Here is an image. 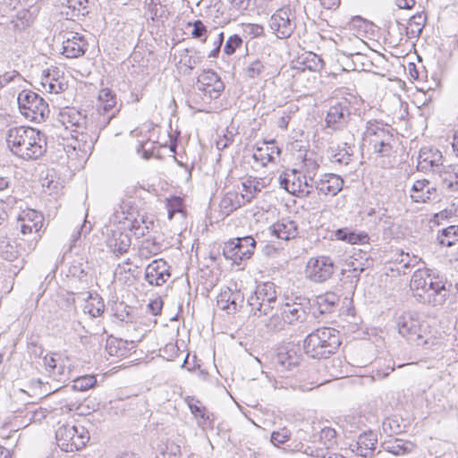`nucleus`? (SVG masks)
Instances as JSON below:
<instances>
[{"label":"nucleus","mask_w":458,"mask_h":458,"mask_svg":"<svg viewBox=\"0 0 458 458\" xmlns=\"http://www.w3.org/2000/svg\"><path fill=\"white\" fill-rule=\"evenodd\" d=\"M57 445L64 452L83 448L89 440V433L81 425L64 424L55 431Z\"/></svg>","instance_id":"423d86ee"},{"label":"nucleus","mask_w":458,"mask_h":458,"mask_svg":"<svg viewBox=\"0 0 458 458\" xmlns=\"http://www.w3.org/2000/svg\"><path fill=\"white\" fill-rule=\"evenodd\" d=\"M87 42L78 32H65L63 35V55L67 58H78L87 50Z\"/></svg>","instance_id":"a211bd4d"},{"label":"nucleus","mask_w":458,"mask_h":458,"mask_svg":"<svg viewBox=\"0 0 458 458\" xmlns=\"http://www.w3.org/2000/svg\"><path fill=\"white\" fill-rule=\"evenodd\" d=\"M244 300V296L241 292L233 291L230 288L222 290L217 296V306L225 310L227 313H234Z\"/></svg>","instance_id":"5701e85b"},{"label":"nucleus","mask_w":458,"mask_h":458,"mask_svg":"<svg viewBox=\"0 0 458 458\" xmlns=\"http://www.w3.org/2000/svg\"><path fill=\"white\" fill-rule=\"evenodd\" d=\"M198 89L210 98H217L225 89L224 82L212 70L203 71L198 78Z\"/></svg>","instance_id":"6ab92c4d"},{"label":"nucleus","mask_w":458,"mask_h":458,"mask_svg":"<svg viewBox=\"0 0 458 458\" xmlns=\"http://www.w3.org/2000/svg\"><path fill=\"white\" fill-rule=\"evenodd\" d=\"M445 157L442 152L433 148H423L418 157L417 169L424 174H437L444 169Z\"/></svg>","instance_id":"dca6fc26"},{"label":"nucleus","mask_w":458,"mask_h":458,"mask_svg":"<svg viewBox=\"0 0 458 458\" xmlns=\"http://www.w3.org/2000/svg\"><path fill=\"white\" fill-rule=\"evenodd\" d=\"M241 194L245 203L250 202L265 187L264 182L256 177H248L242 182Z\"/></svg>","instance_id":"c9c22d12"},{"label":"nucleus","mask_w":458,"mask_h":458,"mask_svg":"<svg viewBox=\"0 0 458 458\" xmlns=\"http://www.w3.org/2000/svg\"><path fill=\"white\" fill-rule=\"evenodd\" d=\"M335 236L338 240L344 241L350 244L365 243L369 240L366 233H355L347 229H338L335 232Z\"/></svg>","instance_id":"c03bdc74"},{"label":"nucleus","mask_w":458,"mask_h":458,"mask_svg":"<svg viewBox=\"0 0 458 458\" xmlns=\"http://www.w3.org/2000/svg\"><path fill=\"white\" fill-rule=\"evenodd\" d=\"M369 26V22L360 16L352 17L346 24V29L354 33V42L359 50L367 47L366 42L360 37L367 32Z\"/></svg>","instance_id":"7c9ffc66"},{"label":"nucleus","mask_w":458,"mask_h":458,"mask_svg":"<svg viewBox=\"0 0 458 458\" xmlns=\"http://www.w3.org/2000/svg\"><path fill=\"white\" fill-rule=\"evenodd\" d=\"M437 240L442 246H453L456 242H458V225H450L442 229L438 233Z\"/></svg>","instance_id":"a18cd8bd"},{"label":"nucleus","mask_w":458,"mask_h":458,"mask_svg":"<svg viewBox=\"0 0 458 458\" xmlns=\"http://www.w3.org/2000/svg\"><path fill=\"white\" fill-rule=\"evenodd\" d=\"M411 258L408 253H403V251L398 254V257L395 259V262L399 265L396 269L399 272H403L405 274L404 269L410 267Z\"/></svg>","instance_id":"338daca9"},{"label":"nucleus","mask_w":458,"mask_h":458,"mask_svg":"<svg viewBox=\"0 0 458 458\" xmlns=\"http://www.w3.org/2000/svg\"><path fill=\"white\" fill-rule=\"evenodd\" d=\"M164 454H168L169 458H178L181 455V447L172 441L165 444Z\"/></svg>","instance_id":"774afa93"},{"label":"nucleus","mask_w":458,"mask_h":458,"mask_svg":"<svg viewBox=\"0 0 458 458\" xmlns=\"http://www.w3.org/2000/svg\"><path fill=\"white\" fill-rule=\"evenodd\" d=\"M344 180L335 174H325L316 182V189L327 196H335L343 189Z\"/></svg>","instance_id":"a878e982"},{"label":"nucleus","mask_w":458,"mask_h":458,"mask_svg":"<svg viewBox=\"0 0 458 458\" xmlns=\"http://www.w3.org/2000/svg\"><path fill=\"white\" fill-rule=\"evenodd\" d=\"M57 123L72 132L75 129H87L86 117L75 108L66 107L61 110L57 116Z\"/></svg>","instance_id":"412c9836"},{"label":"nucleus","mask_w":458,"mask_h":458,"mask_svg":"<svg viewBox=\"0 0 458 458\" xmlns=\"http://www.w3.org/2000/svg\"><path fill=\"white\" fill-rule=\"evenodd\" d=\"M280 153L281 150L275 145V141L264 142L262 146L255 149L253 158L266 165L267 163L274 161Z\"/></svg>","instance_id":"473e14b6"},{"label":"nucleus","mask_w":458,"mask_h":458,"mask_svg":"<svg viewBox=\"0 0 458 458\" xmlns=\"http://www.w3.org/2000/svg\"><path fill=\"white\" fill-rule=\"evenodd\" d=\"M341 344L339 332L332 327L318 328L304 340L303 348L307 355L314 359L327 358Z\"/></svg>","instance_id":"7ed1b4c3"},{"label":"nucleus","mask_w":458,"mask_h":458,"mask_svg":"<svg viewBox=\"0 0 458 458\" xmlns=\"http://www.w3.org/2000/svg\"><path fill=\"white\" fill-rule=\"evenodd\" d=\"M98 100V111L102 112L103 114H107L115 107L116 95L112 89L105 88L100 89Z\"/></svg>","instance_id":"ea45409f"},{"label":"nucleus","mask_w":458,"mask_h":458,"mask_svg":"<svg viewBox=\"0 0 458 458\" xmlns=\"http://www.w3.org/2000/svg\"><path fill=\"white\" fill-rule=\"evenodd\" d=\"M294 12L290 7L278 9L269 20V27L279 38H289L295 30Z\"/></svg>","instance_id":"ddd939ff"},{"label":"nucleus","mask_w":458,"mask_h":458,"mask_svg":"<svg viewBox=\"0 0 458 458\" xmlns=\"http://www.w3.org/2000/svg\"><path fill=\"white\" fill-rule=\"evenodd\" d=\"M44 367L49 377L60 383H65L71 378V360L62 353L47 354L44 357Z\"/></svg>","instance_id":"9d476101"},{"label":"nucleus","mask_w":458,"mask_h":458,"mask_svg":"<svg viewBox=\"0 0 458 458\" xmlns=\"http://www.w3.org/2000/svg\"><path fill=\"white\" fill-rule=\"evenodd\" d=\"M106 243L114 253L123 254L131 246V237L128 233L122 232V228H107Z\"/></svg>","instance_id":"393cba45"},{"label":"nucleus","mask_w":458,"mask_h":458,"mask_svg":"<svg viewBox=\"0 0 458 458\" xmlns=\"http://www.w3.org/2000/svg\"><path fill=\"white\" fill-rule=\"evenodd\" d=\"M87 4L88 0H68V7L77 12V15H84L88 13Z\"/></svg>","instance_id":"e2e57ef3"},{"label":"nucleus","mask_w":458,"mask_h":458,"mask_svg":"<svg viewBox=\"0 0 458 458\" xmlns=\"http://www.w3.org/2000/svg\"><path fill=\"white\" fill-rule=\"evenodd\" d=\"M411 291L419 301L432 306L443 305L448 296L449 290L438 277L431 275L429 269L418 268L410 282Z\"/></svg>","instance_id":"f03ea898"},{"label":"nucleus","mask_w":458,"mask_h":458,"mask_svg":"<svg viewBox=\"0 0 458 458\" xmlns=\"http://www.w3.org/2000/svg\"><path fill=\"white\" fill-rule=\"evenodd\" d=\"M97 379L92 375H86L77 377L73 380V389L79 391H86L95 386Z\"/></svg>","instance_id":"603ef678"},{"label":"nucleus","mask_w":458,"mask_h":458,"mask_svg":"<svg viewBox=\"0 0 458 458\" xmlns=\"http://www.w3.org/2000/svg\"><path fill=\"white\" fill-rule=\"evenodd\" d=\"M242 29L244 36L250 38H259L264 34L263 26L257 23H242Z\"/></svg>","instance_id":"5fc2aeb1"},{"label":"nucleus","mask_w":458,"mask_h":458,"mask_svg":"<svg viewBox=\"0 0 458 458\" xmlns=\"http://www.w3.org/2000/svg\"><path fill=\"white\" fill-rule=\"evenodd\" d=\"M182 200L179 197H174L167 200L166 208L168 212V218L173 219L174 216L177 212L182 211Z\"/></svg>","instance_id":"052dcab7"},{"label":"nucleus","mask_w":458,"mask_h":458,"mask_svg":"<svg viewBox=\"0 0 458 458\" xmlns=\"http://www.w3.org/2000/svg\"><path fill=\"white\" fill-rule=\"evenodd\" d=\"M244 204L245 201L241 193L228 191L221 199L219 208L224 215L228 216Z\"/></svg>","instance_id":"72a5a7b5"},{"label":"nucleus","mask_w":458,"mask_h":458,"mask_svg":"<svg viewBox=\"0 0 458 458\" xmlns=\"http://www.w3.org/2000/svg\"><path fill=\"white\" fill-rule=\"evenodd\" d=\"M335 272V264L327 256H317L309 259L306 267V277L314 283L328 280Z\"/></svg>","instance_id":"9b49d317"},{"label":"nucleus","mask_w":458,"mask_h":458,"mask_svg":"<svg viewBox=\"0 0 458 458\" xmlns=\"http://www.w3.org/2000/svg\"><path fill=\"white\" fill-rule=\"evenodd\" d=\"M161 246L155 241L146 239L141 242L139 249V254L141 258L148 259L151 255H156L160 251Z\"/></svg>","instance_id":"09e8293b"},{"label":"nucleus","mask_w":458,"mask_h":458,"mask_svg":"<svg viewBox=\"0 0 458 458\" xmlns=\"http://www.w3.org/2000/svg\"><path fill=\"white\" fill-rule=\"evenodd\" d=\"M426 21V16L421 13L413 15L408 21L407 34L411 37H419Z\"/></svg>","instance_id":"de8ad7c7"},{"label":"nucleus","mask_w":458,"mask_h":458,"mask_svg":"<svg viewBox=\"0 0 458 458\" xmlns=\"http://www.w3.org/2000/svg\"><path fill=\"white\" fill-rule=\"evenodd\" d=\"M267 66L259 59L251 62L245 69L246 75L250 79L262 76L267 71Z\"/></svg>","instance_id":"3c124183"},{"label":"nucleus","mask_w":458,"mask_h":458,"mask_svg":"<svg viewBox=\"0 0 458 458\" xmlns=\"http://www.w3.org/2000/svg\"><path fill=\"white\" fill-rule=\"evenodd\" d=\"M377 442V436L372 431L365 432L359 436L354 444L351 445V449L357 455L368 458L373 454Z\"/></svg>","instance_id":"c85d7f7f"},{"label":"nucleus","mask_w":458,"mask_h":458,"mask_svg":"<svg viewBox=\"0 0 458 458\" xmlns=\"http://www.w3.org/2000/svg\"><path fill=\"white\" fill-rule=\"evenodd\" d=\"M256 247V241L252 236L236 238L227 242L224 248V255L234 263L251 257Z\"/></svg>","instance_id":"2eb2a0df"},{"label":"nucleus","mask_w":458,"mask_h":458,"mask_svg":"<svg viewBox=\"0 0 458 458\" xmlns=\"http://www.w3.org/2000/svg\"><path fill=\"white\" fill-rule=\"evenodd\" d=\"M340 298L335 293H326L317 298V310L321 315L330 313L338 305Z\"/></svg>","instance_id":"58836bf2"},{"label":"nucleus","mask_w":458,"mask_h":458,"mask_svg":"<svg viewBox=\"0 0 458 458\" xmlns=\"http://www.w3.org/2000/svg\"><path fill=\"white\" fill-rule=\"evenodd\" d=\"M153 226V220L149 219L143 214H140L137 208H135L133 218L129 222V225L124 226V228L133 231L137 237H142L148 233Z\"/></svg>","instance_id":"2f4dec72"},{"label":"nucleus","mask_w":458,"mask_h":458,"mask_svg":"<svg viewBox=\"0 0 458 458\" xmlns=\"http://www.w3.org/2000/svg\"><path fill=\"white\" fill-rule=\"evenodd\" d=\"M437 175L445 191L448 193L458 192V164L445 165Z\"/></svg>","instance_id":"cd10ccee"},{"label":"nucleus","mask_w":458,"mask_h":458,"mask_svg":"<svg viewBox=\"0 0 458 458\" xmlns=\"http://www.w3.org/2000/svg\"><path fill=\"white\" fill-rule=\"evenodd\" d=\"M383 431L389 436L398 434L402 431L401 425L399 424L396 417H387L382 423Z\"/></svg>","instance_id":"864d4df0"},{"label":"nucleus","mask_w":458,"mask_h":458,"mask_svg":"<svg viewBox=\"0 0 458 458\" xmlns=\"http://www.w3.org/2000/svg\"><path fill=\"white\" fill-rule=\"evenodd\" d=\"M58 72L55 70L44 71L40 77V85L44 90L49 93H59L64 89V84L56 78Z\"/></svg>","instance_id":"e433bc0d"},{"label":"nucleus","mask_w":458,"mask_h":458,"mask_svg":"<svg viewBox=\"0 0 458 458\" xmlns=\"http://www.w3.org/2000/svg\"><path fill=\"white\" fill-rule=\"evenodd\" d=\"M276 312L273 311L269 314L270 317L266 322L267 327L270 330H282L284 328V326L287 322L284 320V317L281 316V312L279 311V307L275 309Z\"/></svg>","instance_id":"8fccbe9b"},{"label":"nucleus","mask_w":458,"mask_h":458,"mask_svg":"<svg viewBox=\"0 0 458 458\" xmlns=\"http://www.w3.org/2000/svg\"><path fill=\"white\" fill-rule=\"evenodd\" d=\"M290 431L284 428L278 431H274L271 435V443L278 446L279 445L284 444L290 439Z\"/></svg>","instance_id":"13d9d810"},{"label":"nucleus","mask_w":458,"mask_h":458,"mask_svg":"<svg viewBox=\"0 0 458 458\" xmlns=\"http://www.w3.org/2000/svg\"><path fill=\"white\" fill-rule=\"evenodd\" d=\"M43 215L34 209L24 210L19 216L17 220V227L20 228L21 233L24 236L28 237V248L30 250H34L37 243L40 240V232L43 227Z\"/></svg>","instance_id":"1a4fd4ad"},{"label":"nucleus","mask_w":458,"mask_h":458,"mask_svg":"<svg viewBox=\"0 0 458 458\" xmlns=\"http://www.w3.org/2000/svg\"><path fill=\"white\" fill-rule=\"evenodd\" d=\"M6 142L10 150L24 160L38 159L47 149L45 136L31 127L10 128L6 134Z\"/></svg>","instance_id":"f257e3e1"},{"label":"nucleus","mask_w":458,"mask_h":458,"mask_svg":"<svg viewBox=\"0 0 458 458\" xmlns=\"http://www.w3.org/2000/svg\"><path fill=\"white\" fill-rule=\"evenodd\" d=\"M156 142L152 140H146L139 145L137 151L139 154H141L143 158L148 159L154 156Z\"/></svg>","instance_id":"4d7b16f0"},{"label":"nucleus","mask_w":458,"mask_h":458,"mask_svg":"<svg viewBox=\"0 0 458 458\" xmlns=\"http://www.w3.org/2000/svg\"><path fill=\"white\" fill-rule=\"evenodd\" d=\"M170 276L169 266L162 259L153 260L145 270V279L151 285L161 286Z\"/></svg>","instance_id":"aec40b11"},{"label":"nucleus","mask_w":458,"mask_h":458,"mask_svg":"<svg viewBox=\"0 0 458 458\" xmlns=\"http://www.w3.org/2000/svg\"><path fill=\"white\" fill-rule=\"evenodd\" d=\"M299 452L302 453L303 458H332L333 453L323 448H315L308 445L301 444Z\"/></svg>","instance_id":"49530a36"},{"label":"nucleus","mask_w":458,"mask_h":458,"mask_svg":"<svg viewBox=\"0 0 458 458\" xmlns=\"http://www.w3.org/2000/svg\"><path fill=\"white\" fill-rule=\"evenodd\" d=\"M248 303L251 307L254 316H268L279 306L275 284L266 282L259 284L255 292L248 298Z\"/></svg>","instance_id":"39448f33"},{"label":"nucleus","mask_w":458,"mask_h":458,"mask_svg":"<svg viewBox=\"0 0 458 458\" xmlns=\"http://www.w3.org/2000/svg\"><path fill=\"white\" fill-rule=\"evenodd\" d=\"M268 230L271 235L284 241L293 239L298 234L295 222L289 219H282L274 223Z\"/></svg>","instance_id":"c756f323"},{"label":"nucleus","mask_w":458,"mask_h":458,"mask_svg":"<svg viewBox=\"0 0 458 458\" xmlns=\"http://www.w3.org/2000/svg\"><path fill=\"white\" fill-rule=\"evenodd\" d=\"M242 44V38L239 35H232L225 42L224 53L227 55H231L235 53L236 49L239 48Z\"/></svg>","instance_id":"6e6d98bb"},{"label":"nucleus","mask_w":458,"mask_h":458,"mask_svg":"<svg viewBox=\"0 0 458 458\" xmlns=\"http://www.w3.org/2000/svg\"><path fill=\"white\" fill-rule=\"evenodd\" d=\"M33 19L29 10H20L15 18L11 21V29L15 32H21L30 26Z\"/></svg>","instance_id":"a19ab883"},{"label":"nucleus","mask_w":458,"mask_h":458,"mask_svg":"<svg viewBox=\"0 0 458 458\" xmlns=\"http://www.w3.org/2000/svg\"><path fill=\"white\" fill-rule=\"evenodd\" d=\"M276 363L281 368L290 370L298 364V357L295 352L282 348L276 355Z\"/></svg>","instance_id":"79ce46f5"},{"label":"nucleus","mask_w":458,"mask_h":458,"mask_svg":"<svg viewBox=\"0 0 458 458\" xmlns=\"http://www.w3.org/2000/svg\"><path fill=\"white\" fill-rule=\"evenodd\" d=\"M83 309L85 313L89 314L93 318H97L103 313L105 304L102 298L98 294H89Z\"/></svg>","instance_id":"37998d69"},{"label":"nucleus","mask_w":458,"mask_h":458,"mask_svg":"<svg viewBox=\"0 0 458 458\" xmlns=\"http://www.w3.org/2000/svg\"><path fill=\"white\" fill-rule=\"evenodd\" d=\"M363 139L373 150L381 156H389L392 150L394 135L390 130L377 121H369Z\"/></svg>","instance_id":"0eeeda50"},{"label":"nucleus","mask_w":458,"mask_h":458,"mask_svg":"<svg viewBox=\"0 0 458 458\" xmlns=\"http://www.w3.org/2000/svg\"><path fill=\"white\" fill-rule=\"evenodd\" d=\"M410 197L412 201L417 203H425L435 200L438 195L437 189L431 185L427 179L416 181L410 191Z\"/></svg>","instance_id":"4be33fe9"},{"label":"nucleus","mask_w":458,"mask_h":458,"mask_svg":"<svg viewBox=\"0 0 458 458\" xmlns=\"http://www.w3.org/2000/svg\"><path fill=\"white\" fill-rule=\"evenodd\" d=\"M279 184L289 193L301 196H308L313 187V184L303 178V174L296 169L282 173L279 176Z\"/></svg>","instance_id":"4468645a"},{"label":"nucleus","mask_w":458,"mask_h":458,"mask_svg":"<svg viewBox=\"0 0 458 458\" xmlns=\"http://www.w3.org/2000/svg\"><path fill=\"white\" fill-rule=\"evenodd\" d=\"M135 208L132 200L123 199L110 216V224H113V225H121L120 228L125 229L124 226L129 225V222L133 218Z\"/></svg>","instance_id":"bb28decb"},{"label":"nucleus","mask_w":458,"mask_h":458,"mask_svg":"<svg viewBox=\"0 0 458 458\" xmlns=\"http://www.w3.org/2000/svg\"><path fill=\"white\" fill-rule=\"evenodd\" d=\"M336 437V431L332 428H324L321 429L319 434L320 441L326 445V449L331 445L332 442L335 440Z\"/></svg>","instance_id":"bf43d9fd"},{"label":"nucleus","mask_w":458,"mask_h":458,"mask_svg":"<svg viewBox=\"0 0 458 458\" xmlns=\"http://www.w3.org/2000/svg\"><path fill=\"white\" fill-rule=\"evenodd\" d=\"M351 109L346 99L337 102L329 107L327 116V126L334 131L344 129L351 120Z\"/></svg>","instance_id":"f3484780"},{"label":"nucleus","mask_w":458,"mask_h":458,"mask_svg":"<svg viewBox=\"0 0 458 458\" xmlns=\"http://www.w3.org/2000/svg\"><path fill=\"white\" fill-rule=\"evenodd\" d=\"M186 401L191 413L196 419H198L199 415L206 411V408L200 405L199 401H195L193 398L190 397H188Z\"/></svg>","instance_id":"0e129e2a"},{"label":"nucleus","mask_w":458,"mask_h":458,"mask_svg":"<svg viewBox=\"0 0 458 458\" xmlns=\"http://www.w3.org/2000/svg\"><path fill=\"white\" fill-rule=\"evenodd\" d=\"M352 161V154L348 152L347 149L343 148L340 149L338 152H336L332 158V162L342 165H347Z\"/></svg>","instance_id":"680f3d73"},{"label":"nucleus","mask_w":458,"mask_h":458,"mask_svg":"<svg viewBox=\"0 0 458 458\" xmlns=\"http://www.w3.org/2000/svg\"><path fill=\"white\" fill-rule=\"evenodd\" d=\"M398 333L408 342L416 344H428V324L411 312H404L396 321Z\"/></svg>","instance_id":"20e7f679"},{"label":"nucleus","mask_w":458,"mask_h":458,"mask_svg":"<svg viewBox=\"0 0 458 458\" xmlns=\"http://www.w3.org/2000/svg\"><path fill=\"white\" fill-rule=\"evenodd\" d=\"M70 136L72 142L67 146L68 148L77 151V155L81 158L91 154L98 139V134L92 124H87V129H75L70 133Z\"/></svg>","instance_id":"f8f14e48"},{"label":"nucleus","mask_w":458,"mask_h":458,"mask_svg":"<svg viewBox=\"0 0 458 458\" xmlns=\"http://www.w3.org/2000/svg\"><path fill=\"white\" fill-rule=\"evenodd\" d=\"M382 446L385 451L394 455H405L415 449V445L411 441L399 438L385 441Z\"/></svg>","instance_id":"f704fd0d"},{"label":"nucleus","mask_w":458,"mask_h":458,"mask_svg":"<svg viewBox=\"0 0 458 458\" xmlns=\"http://www.w3.org/2000/svg\"><path fill=\"white\" fill-rule=\"evenodd\" d=\"M17 101L21 114L31 122L41 123L48 115V105L33 91L22 90L19 93Z\"/></svg>","instance_id":"6e6552de"},{"label":"nucleus","mask_w":458,"mask_h":458,"mask_svg":"<svg viewBox=\"0 0 458 458\" xmlns=\"http://www.w3.org/2000/svg\"><path fill=\"white\" fill-rule=\"evenodd\" d=\"M318 166L319 165L315 154L308 152L304 155L301 170L300 172L303 174V178L308 179V181L313 184V180L317 174Z\"/></svg>","instance_id":"4c0bfd02"},{"label":"nucleus","mask_w":458,"mask_h":458,"mask_svg":"<svg viewBox=\"0 0 458 458\" xmlns=\"http://www.w3.org/2000/svg\"><path fill=\"white\" fill-rule=\"evenodd\" d=\"M279 311L281 316L289 325H295L298 323H304L308 320L309 315L301 303L298 302H285L282 305L279 304Z\"/></svg>","instance_id":"b1692460"},{"label":"nucleus","mask_w":458,"mask_h":458,"mask_svg":"<svg viewBox=\"0 0 458 458\" xmlns=\"http://www.w3.org/2000/svg\"><path fill=\"white\" fill-rule=\"evenodd\" d=\"M213 415L207 411L202 412L198 420V425L202 428L203 429H206L208 428H213Z\"/></svg>","instance_id":"69168bd1"}]
</instances>
